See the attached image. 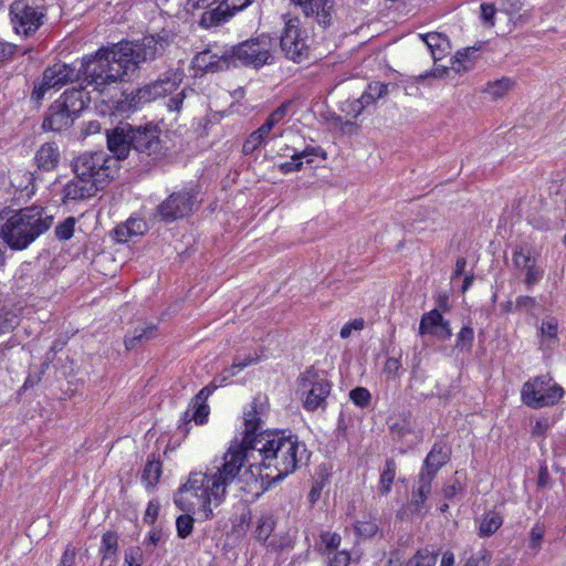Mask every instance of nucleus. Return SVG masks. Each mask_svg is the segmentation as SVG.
<instances>
[{
	"instance_id": "37998d69",
	"label": "nucleus",
	"mask_w": 566,
	"mask_h": 566,
	"mask_svg": "<svg viewBox=\"0 0 566 566\" xmlns=\"http://www.w3.org/2000/svg\"><path fill=\"white\" fill-rule=\"evenodd\" d=\"M546 528L544 524L537 522L533 525L530 532V547L534 551H538L542 547V543L545 536Z\"/></svg>"
},
{
	"instance_id": "58836bf2",
	"label": "nucleus",
	"mask_w": 566,
	"mask_h": 566,
	"mask_svg": "<svg viewBox=\"0 0 566 566\" xmlns=\"http://www.w3.org/2000/svg\"><path fill=\"white\" fill-rule=\"evenodd\" d=\"M274 530V520L270 515L261 516L255 527V537L265 542Z\"/></svg>"
},
{
	"instance_id": "de8ad7c7",
	"label": "nucleus",
	"mask_w": 566,
	"mask_h": 566,
	"mask_svg": "<svg viewBox=\"0 0 566 566\" xmlns=\"http://www.w3.org/2000/svg\"><path fill=\"white\" fill-rule=\"evenodd\" d=\"M352 401L358 407H366L370 402V392L364 387H357L349 392Z\"/></svg>"
},
{
	"instance_id": "a878e982",
	"label": "nucleus",
	"mask_w": 566,
	"mask_h": 566,
	"mask_svg": "<svg viewBox=\"0 0 566 566\" xmlns=\"http://www.w3.org/2000/svg\"><path fill=\"white\" fill-rule=\"evenodd\" d=\"M64 106V109H69L74 116H77L86 106L85 93L82 90H70L65 91L61 98L56 101Z\"/></svg>"
},
{
	"instance_id": "4be33fe9",
	"label": "nucleus",
	"mask_w": 566,
	"mask_h": 566,
	"mask_svg": "<svg viewBox=\"0 0 566 566\" xmlns=\"http://www.w3.org/2000/svg\"><path fill=\"white\" fill-rule=\"evenodd\" d=\"M449 461V453L441 443H434L427 454L420 471L437 476L438 471Z\"/></svg>"
},
{
	"instance_id": "7ed1b4c3",
	"label": "nucleus",
	"mask_w": 566,
	"mask_h": 566,
	"mask_svg": "<svg viewBox=\"0 0 566 566\" xmlns=\"http://www.w3.org/2000/svg\"><path fill=\"white\" fill-rule=\"evenodd\" d=\"M262 481L277 482L295 472L310 459L306 444L295 434L272 431L261 433L252 446Z\"/></svg>"
},
{
	"instance_id": "ea45409f",
	"label": "nucleus",
	"mask_w": 566,
	"mask_h": 566,
	"mask_svg": "<svg viewBox=\"0 0 566 566\" xmlns=\"http://www.w3.org/2000/svg\"><path fill=\"white\" fill-rule=\"evenodd\" d=\"M434 479V475L420 471L418 474L417 489L413 491L416 495H419L427 501L431 493V484Z\"/></svg>"
},
{
	"instance_id": "a18cd8bd",
	"label": "nucleus",
	"mask_w": 566,
	"mask_h": 566,
	"mask_svg": "<svg viewBox=\"0 0 566 566\" xmlns=\"http://www.w3.org/2000/svg\"><path fill=\"white\" fill-rule=\"evenodd\" d=\"M355 532L358 536L368 538L378 532V524L374 520L359 521L355 525Z\"/></svg>"
},
{
	"instance_id": "423d86ee",
	"label": "nucleus",
	"mask_w": 566,
	"mask_h": 566,
	"mask_svg": "<svg viewBox=\"0 0 566 566\" xmlns=\"http://www.w3.org/2000/svg\"><path fill=\"white\" fill-rule=\"evenodd\" d=\"M117 159L105 151L85 153L73 163V171L103 189L117 174Z\"/></svg>"
},
{
	"instance_id": "ddd939ff",
	"label": "nucleus",
	"mask_w": 566,
	"mask_h": 566,
	"mask_svg": "<svg viewBox=\"0 0 566 566\" xmlns=\"http://www.w3.org/2000/svg\"><path fill=\"white\" fill-rule=\"evenodd\" d=\"M301 387L306 391L304 400L306 410L325 408L326 398L331 392V384L327 379L318 377L313 370H306L301 377Z\"/></svg>"
},
{
	"instance_id": "a211bd4d",
	"label": "nucleus",
	"mask_w": 566,
	"mask_h": 566,
	"mask_svg": "<svg viewBox=\"0 0 566 566\" xmlns=\"http://www.w3.org/2000/svg\"><path fill=\"white\" fill-rule=\"evenodd\" d=\"M193 65L205 73L227 70L232 65L230 48L216 52L211 49L199 52L193 57Z\"/></svg>"
},
{
	"instance_id": "c756f323",
	"label": "nucleus",
	"mask_w": 566,
	"mask_h": 566,
	"mask_svg": "<svg viewBox=\"0 0 566 566\" xmlns=\"http://www.w3.org/2000/svg\"><path fill=\"white\" fill-rule=\"evenodd\" d=\"M503 518L496 512L485 513L479 525V535L481 537H488L494 534L502 525Z\"/></svg>"
},
{
	"instance_id": "cd10ccee",
	"label": "nucleus",
	"mask_w": 566,
	"mask_h": 566,
	"mask_svg": "<svg viewBox=\"0 0 566 566\" xmlns=\"http://www.w3.org/2000/svg\"><path fill=\"white\" fill-rule=\"evenodd\" d=\"M156 336V326L154 324H143L136 327L130 335L125 338L127 349H133L137 345L147 342Z\"/></svg>"
},
{
	"instance_id": "0e129e2a",
	"label": "nucleus",
	"mask_w": 566,
	"mask_h": 566,
	"mask_svg": "<svg viewBox=\"0 0 566 566\" xmlns=\"http://www.w3.org/2000/svg\"><path fill=\"white\" fill-rule=\"evenodd\" d=\"M535 305H536V300L528 295H521L515 301V306L518 310H523V308L530 310V308L535 307Z\"/></svg>"
},
{
	"instance_id": "20e7f679",
	"label": "nucleus",
	"mask_w": 566,
	"mask_h": 566,
	"mask_svg": "<svg viewBox=\"0 0 566 566\" xmlns=\"http://www.w3.org/2000/svg\"><path fill=\"white\" fill-rule=\"evenodd\" d=\"M107 147L113 158L123 160L130 155L137 157L142 168L147 169L164 156V147L155 126L132 127L123 124L107 132Z\"/></svg>"
},
{
	"instance_id": "6e6d98bb",
	"label": "nucleus",
	"mask_w": 566,
	"mask_h": 566,
	"mask_svg": "<svg viewBox=\"0 0 566 566\" xmlns=\"http://www.w3.org/2000/svg\"><path fill=\"white\" fill-rule=\"evenodd\" d=\"M291 105L292 102H284L277 108H275L269 116L272 117L274 122L279 125L284 122Z\"/></svg>"
},
{
	"instance_id": "f704fd0d",
	"label": "nucleus",
	"mask_w": 566,
	"mask_h": 566,
	"mask_svg": "<svg viewBox=\"0 0 566 566\" xmlns=\"http://www.w3.org/2000/svg\"><path fill=\"white\" fill-rule=\"evenodd\" d=\"M474 340V331L470 325L461 327L457 334L454 348L459 352H471Z\"/></svg>"
},
{
	"instance_id": "6ab92c4d",
	"label": "nucleus",
	"mask_w": 566,
	"mask_h": 566,
	"mask_svg": "<svg viewBox=\"0 0 566 566\" xmlns=\"http://www.w3.org/2000/svg\"><path fill=\"white\" fill-rule=\"evenodd\" d=\"M98 190L94 182L88 181L83 176L75 175L63 188V201L84 200L95 196Z\"/></svg>"
},
{
	"instance_id": "9d476101",
	"label": "nucleus",
	"mask_w": 566,
	"mask_h": 566,
	"mask_svg": "<svg viewBox=\"0 0 566 566\" xmlns=\"http://www.w3.org/2000/svg\"><path fill=\"white\" fill-rule=\"evenodd\" d=\"M281 49L285 56L294 62L301 63L308 59L310 46L305 31L300 28L297 19H291L285 23L281 35Z\"/></svg>"
},
{
	"instance_id": "052dcab7",
	"label": "nucleus",
	"mask_w": 566,
	"mask_h": 566,
	"mask_svg": "<svg viewBox=\"0 0 566 566\" xmlns=\"http://www.w3.org/2000/svg\"><path fill=\"white\" fill-rule=\"evenodd\" d=\"M494 14H495V8L492 4L483 3L481 4V17L483 19V22L488 25L494 24Z\"/></svg>"
},
{
	"instance_id": "473e14b6",
	"label": "nucleus",
	"mask_w": 566,
	"mask_h": 566,
	"mask_svg": "<svg viewBox=\"0 0 566 566\" xmlns=\"http://www.w3.org/2000/svg\"><path fill=\"white\" fill-rule=\"evenodd\" d=\"M342 537L337 533L323 532L319 536V551L323 555H331L338 551Z\"/></svg>"
},
{
	"instance_id": "2eb2a0df",
	"label": "nucleus",
	"mask_w": 566,
	"mask_h": 566,
	"mask_svg": "<svg viewBox=\"0 0 566 566\" xmlns=\"http://www.w3.org/2000/svg\"><path fill=\"white\" fill-rule=\"evenodd\" d=\"M11 22L17 33L29 35L35 32L42 24L43 12L25 1H15L10 8Z\"/></svg>"
},
{
	"instance_id": "4d7b16f0",
	"label": "nucleus",
	"mask_w": 566,
	"mask_h": 566,
	"mask_svg": "<svg viewBox=\"0 0 566 566\" xmlns=\"http://www.w3.org/2000/svg\"><path fill=\"white\" fill-rule=\"evenodd\" d=\"M159 513V503L157 501H150L147 505L144 522L148 524H154L158 517Z\"/></svg>"
},
{
	"instance_id": "412c9836",
	"label": "nucleus",
	"mask_w": 566,
	"mask_h": 566,
	"mask_svg": "<svg viewBox=\"0 0 566 566\" xmlns=\"http://www.w3.org/2000/svg\"><path fill=\"white\" fill-rule=\"evenodd\" d=\"M75 117L72 113H69V109H64L61 103L55 102L50 107L49 115L43 120L42 127L48 130L61 132L72 126Z\"/></svg>"
},
{
	"instance_id": "49530a36",
	"label": "nucleus",
	"mask_w": 566,
	"mask_h": 566,
	"mask_svg": "<svg viewBox=\"0 0 566 566\" xmlns=\"http://www.w3.org/2000/svg\"><path fill=\"white\" fill-rule=\"evenodd\" d=\"M191 409H192V413H191V418H193V421L197 423V424H203L207 422L208 420V416H209V407L206 402H198L196 403V401H192V403L190 405Z\"/></svg>"
},
{
	"instance_id": "c03bdc74",
	"label": "nucleus",
	"mask_w": 566,
	"mask_h": 566,
	"mask_svg": "<svg viewBox=\"0 0 566 566\" xmlns=\"http://www.w3.org/2000/svg\"><path fill=\"white\" fill-rule=\"evenodd\" d=\"M75 219L73 217H69L55 228V235L61 241L69 240L73 237Z\"/></svg>"
},
{
	"instance_id": "4468645a",
	"label": "nucleus",
	"mask_w": 566,
	"mask_h": 566,
	"mask_svg": "<svg viewBox=\"0 0 566 566\" xmlns=\"http://www.w3.org/2000/svg\"><path fill=\"white\" fill-rule=\"evenodd\" d=\"M514 270L518 277H523V283L527 290L539 283L544 277L545 270L538 264L537 259L531 251L516 247L512 254Z\"/></svg>"
},
{
	"instance_id": "f257e3e1",
	"label": "nucleus",
	"mask_w": 566,
	"mask_h": 566,
	"mask_svg": "<svg viewBox=\"0 0 566 566\" xmlns=\"http://www.w3.org/2000/svg\"><path fill=\"white\" fill-rule=\"evenodd\" d=\"M166 44L160 36L147 35L136 42L122 41L102 46L82 61L81 71L86 86L104 93L111 86L126 81L142 63L155 60L164 52ZM78 74L80 70L65 63H55L46 67L42 82L33 88L32 98L42 99L46 91L59 90L76 81Z\"/></svg>"
},
{
	"instance_id": "72a5a7b5",
	"label": "nucleus",
	"mask_w": 566,
	"mask_h": 566,
	"mask_svg": "<svg viewBox=\"0 0 566 566\" xmlns=\"http://www.w3.org/2000/svg\"><path fill=\"white\" fill-rule=\"evenodd\" d=\"M437 560L438 553L431 552L428 548H422L409 558L405 566H434Z\"/></svg>"
},
{
	"instance_id": "774afa93",
	"label": "nucleus",
	"mask_w": 566,
	"mask_h": 566,
	"mask_svg": "<svg viewBox=\"0 0 566 566\" xmlns=\"http://www.w3.org/2000/svg\"><path fill=\"white\" fill-rule=\"evenodd\" d=\"M125 224H129V234L132 237L142 234L145 227V223L138 219H129Z\"/></svg>"
},
{
	"instance_id": "864d4df0",
	"label": "nucleus",
	"mask_w": 566,
	"mask_h": 566,
	"mask_svg": "<svg viewBox=\"0 0 566 566\" xmlns=\"http://www.w3.org/2000/svg\"><path fill=\"white\" fill-rule=\"evenodd\" d=\"M302 168H303V161L298 160L295 154L292 155L290 161H285L280 165V170L283 174L300 171Z\"/></svg>"
},
{
	"instance_id": "4c0bfd02",
	"label": "nucleus",
	"mask_w": 566,
	"mask_h": 566,
	"mask_svg": "<svg viewBox=\"0 0 566 566\" xmlns=\"http://www.w3.org/2000/svg\"><path fill=\"white\" fill-rule=\"evenodd\" d=\"M269 136L260 126L256 130L250 134L248 139L243 144V153L251 154L258 149Z\"/></svg>"
},
{
	"instance_id": "8fccbe9b",
	"label": "nucleus",
	"mask_w": 566,
	"mask_h": 566,
	"mask_svg": "<svg viewBox=\"0 0 566 566\" xmlns=\"http://www.w3.org/2000/svg\"><path fill=\"white\" fill-rule=\"evenodd\" d=\"M18 325V317L9 312H0V334L11 332Z\"/></svg>"
},
{
	"instance_id": "69168bd1",
	"label": "nucleus",
	"mask_w": 566,
	"mask_h": 566,
	"mask_svg": "<svg viewBox=\"0 0 566 566\" xmlns=\"http://www.w3.org/2000/svg\"><path fill=\"white\" fill-rule=\"evenodd\" d=\"M401 364L399 359L390 357L386 360L384 371L390 376H396L400 369Z\"/></svg>"
},
{
	"instance_id": "c85d7f7f",
	"label": "nucleus",
	"mask_w": 566,
	"mask_h": 566,
	"mask_svg": "<svg viewBox=\"0 0 566 566\" xmlns=\"http://www.w3.org/2000/svg\"><path fill=\"white\" fill-rule=\"evenodd\" d=\"M558 324L554 317L543 319L541 325V347L553 348L558 343Z\"/></svg>"
},
{
	"instance_id": "393cba45",
	"label": "nucleus",
	"mask_w": 566,
	"mask_h": 566,
	"mask_svg": "<svg viewBox=\"0 0 566 566\" xmlns=\"http://www.w3.org/2000/svg\"><path fill=\"white\" fill-rule=\"evenodd\" d=\"M470 53H474V50L473 49H468L465 50L464 52H458L455 57L451 59V65L450 66H443L442 69L440 67H436L433 70L432 73H430V75L434 76V77H441L442 75H444L447 73V70L448 69H452L454 72L457 73H461V72H465L468 71L472 63L471 61L469 60V54ZM429 74L426 73L423 75H420V77L424 78V77H428Z\"/></svg>"
},
{
	"instance_id": "e433bc0d",
	"label": "nucleus",
	"mask_w": 566,
	"mask_h": 566,
	"mask_svg": "<svg viewBox=\"0 0 566 566\" xmlns=\"http://www.w3.org/2000/svg\"><path fill=\"white\" fill-rule=\"evenodd\" d=\"M161 474V464L159 461H148L143 471V481L147 486L156 484Z\"/></svg>"
},
{
	"instance_id": "f03ea898",
	"label": "nucleus",
	"mask_w": 566,
	"mask_h": 566,
	"mask_svg": "<svg viewBox=\"0 0 566 566\" xmlns=\"http://www.w3.org/2000/svg\"><path fill=\"white\" fill-rule=\"evenodd\" d=\"M252 446L233 440L223 455V463L212 473L193 472L174 497L175 504L187 513L199 511L205 520L212 517L211 503L219 505L228 488L248 491L259 481L262 473L253 454Z\"/></svg>"
},
{
	"instance_id": "f3484780",
	"label": "nucleus",
	"mask_w": 566,
	"mask_h": 566,
	"mask_svg": "<svg viewBox=\"0 0 566 566\" xmlns=\"http://www.w3.org/2000/svg\"><path fill=\"white\" fill-rule=\"evenodd\" d=\"M418 334L430 335L440 340L450 339L452 336L451 324L446 319L439 310L433 308L421 316Z\"/></svg>"
},
{
	"instance_id": "09e8293b",
	"label": "nucleus",
	"mask_w": 566,
	"mask_h": 566,
	"mask_svg": "<svg viewBox=\"0 0 566 566\" xmlns=\"http://www.w3.org/2000/svg\"><path fill=\"white\" fill-rule=\"evenodd\" d=\"M327 557V566H348L350 563V554L346 551H336Z\"/></svg>"
},
{
	"instance_id": "13d9d810",
	"label": "nucleus",
	"mask_w": 566,
	"mask_h": 566,
	"mask_svg": "<svg viewBox=\"0 0 566 566\" xmlns=\"http://www.w3.org/2000/svg\"><path fill=\"white\" fill-rule=\"evenodd\" d=\"M185 97H186V90H182L181 92H179L178 94H176L175 96L169 98V101L167 103L168 109L171 112H180Z\"/></svg>"
},
{
	"instance_id": "a19ab883",
	"label": "nucleus",
	"mask_w": 566,
	"mask_h": 566,
	"mask_svg": "<svg viewBox=\"0 0 566 566\" xmlns=\"http://www.w3.org/2000/svg\"><path fill=\"white\" fill-rule=\"evenodd\" d=\"M461 478L462 476L460 472L457 471L454 476L444 485L443 495L446 499L452 500L463 491V483L461 481Z\"/></svg>"
},
{
	"instance_id": "338daca9",
	"label": "nucleus",
	"mask_w": 566,
	"mask_h": 566,
	"mask_svg": "<svg viewBox=\"0 0 566 566\" xmlns=\"http://www.w3.org/2000/svg\"><path fill=\"white\" fill-rule=\"evenodd\" d=\"M132 235L129 234V224H122L115 229V239L118 242H127Z\"/></svg>"
},
{
	"instance_id": "bb28decb",
	"label": "nucleus",
	"mask_w": 566,
	"mask_h": 566,
	"mask_svg": "<svg viewBox=\"0 0 566 566\" xmlns=\"http://www.w3.org/2000/svg\"><path fill=\"white\" fill-rule=\"evenodd\" d=\"M117 535L113 532H107L102 537V545L99 553L102 554V564L108 563V566H113L117 558Z\"/></svg>"
},
{
	"instance_id": "603ef678",
	"label": "nucleus",
	"mask_w": 566,
	"mask_h": 566,
	"mask_svg": "<svg viewBox=\"0 0 566 566\" xmlns=\"http://www.w3.org/2000/svg\"><path fill=\"white\" fill-rule=\"evenodd\" d=\"M364 319L363 318H356L352 322L346 323L342 329H340V337L342 338H348L352 335L353 331H360L364 328Z\"/></svg>"
},
{
	"instance_id": "e2e57ef3",
	"label": "nucleus",
	"mask_w": 566,
	"mask_h": 566,
	"mask_svg": "<svg viewBox=\"0 0 566 566\" xmlns=\"http://www.w3.org/2000/svg\"><path fill=\"white\" fill-rule=\"evenodd\" d=\"M76 552L74 547L67 546L62 555L59 566H74Z\"/></svg>"
},
{
	"instance_id": "2f4dec72",
	"label": "nucleus",
	"mask_w": 566,
	"mask_h": 566,
	"mask_svg": "<svg viewBox=\"0 0 566 566\" xmlns=\"http://www.w3.org/2000/svg\"><path fill=\"white\" fill-rule=\"evenodd\" d=\"M388 92V85L380 82H375L368 85L367 90L361 95L359 103L361 104L358 113L361 111L364 105H368L378 98L384 97Z\"/></svg>"
},
{
	"instance_id": "5701e85b",
	"label": "nucleus",
	"mask_w": 566,
	"mask_h": 566,
	"mask_svg": "<svg viewBox=\"0 0 566 566\" xmlns=\"http://www.w3.org/2000/svg\"><path fill=\"white\" fill-rule=\"evenodd\" d=\"M60 149L55 143H45L36 151L34 160L38 167L45 171L56 168L60 161Z\"/></svg>"
},
{
	"instance_id": "3c124183",
	"label": "nucleus",
	"mask_w": 566,
	"mask_h": 566,
	"mask_svg": "<svg viewBox=\"0 0 566 566\" xmlns=\"http://www.w3.org/2000/svg\"><path fill=\"white\" fill-rule=\"evenodd\" d=\"M125 564L127 566H142L143 552L139 547H130L125 552Z\"/></svg>"
},
{
	"instance_id": "dca6fc26",
	"label": "nucleus",
	"mask_w": 566,
	"mask_h": 566,
	"mask_svg": "<svg viewBox=\"0 0 566 566\" xmlns=\"http://www.w3.org/2000/svg\"><path fill=\"white\" fill-rule=\"evenodd\" d=\"M253 0H222L212 10L205 11L199 24L205 29L219 27L228 22L235 13L244 10Z\"/></svg>"
},
{
	"instance_id": "6e6552de",
	"label": "nucleus",
	"mask_w": 566,
	"mask_h": 566,
	"mask_svg": "<svg viewBox=\"0 0 566 566\" xmlns=\"http://www.w3.org/2000/svg\"><path fill=\"white\" fill-rule=\"evenodd\" d=\"M272 49L273 41L269 35L263 34L247 40L230 48L232 65H235L237 61L242 65L253 66L255 69L270 64L273 59Z\"/></svg>"
},
{
	"instance_id": "39448f33",
	"label": "nucleus",
	"mask_w": 566,
	"mask_h": 566,
	"mask_svg": "<svg viewBox=\"0 0 566 566\" xmlns=\"http://www.w3.org/2000/svg\"><path fill=\"white\" fill-rule=\"evenodd\" d=\"M52 223L53 217L41 207L20 210L6 207L0 210V238L10 248L23 250L46 232Z\"/></svg>"
},
{
	"instance_id": "0eeeda50",
	"label": "nucleus",
	"mask_w": 566,
	"mask_h": 566,
	"mask_svg": "<svg viewBox=\"0 0 566 566\" xmlns=\"http://www.w3.org/2000/svg\"><path fill=\"white\" fill-rule=\"evenodd\" d=\"M564 396V389L545 375L526 381L521 390L522 401L533 409L556 405Z\"/></svg>"
},
{
	"instance_id": "9b49d317",
	"label": "nucleus",
	"mask_w": 566,
	"mask_h": 566,
	"mask_svg": "<svg viewBox=\"0 0 566 566\" xmlns=\"http://www.w3.org/2000/svg\"><path fill=\"white\" fill-rule=\"evenodd\" d=\"M181 78L174 74L172 76H166L151 82L143 87L138 88L128 102V106L117 105L116 108L120 111H127L129 108H136L142 104L149 103L156 98L165 96L166 94L172 93L177 90Z\"/></svg>"
},
{
	"instance_id": "c9c22d12",
	"label": "nucleus",
	"mask_w": 566,
	"mask_h": 566,
	"mask_svg": "<svg viewBox=\"0 0 566 566\" xmlns=\"http://www.w3.org/2000/svg\"><path fill=\"white\" fill-rule=\"evenodd\" d=\"M514 82L509 77H502L494 82H490L485 88V93H488L493 98H501L510 90H512Z\"/></svg>"
},
{
	"instance_id": "f8f14e48",
	"label": "nucleus",
	"mask_w": 566,
	"mask_h": 566,
	"mask_svg": "<svg viewBox=\"0 0 566 566\" xmlns=\"http://www.w3.org/2000/svg\"><path fill=\"white\" fill-rule=\"evenodd\" d=\"M195 195L190 190L172 192L156 208V216L165 222H171L188 216L195 206Z\"/></svg>"
},
{
	"instance_id": "1a4fd4ad",
	"label": "nucleus",
	"mask_w": 566,
	"mask_h": 566,
	"mask_svg": "<svg viewBox=\"0 0 566 566\" xmlns=\"http://www.w3.org/2000/svg\"><path fill=\"white\" fill-rule=\"evenodd\" d=\"M268 412V401L265 397L256 396L244 408L242 416V438L240 443L254 446V440L259 439L261 433H269L264 430V417Z\"/></svg>"
},
{
	"instance_id": "b1692460",
	"label": "nucleus",
	"mask_w": 566,
	"mask_h": 566,
	"mask_svg": "<svg viewBox=\"0 0 566 566\" xmlns=\"http://www.w3.org/2000/svg\"><path fill=\"white\" fill-rule=\"evenodd\" d=\"M431 53L434 63L440 61L449 51L450 43L446 35L438 32H430L421 36Z\"/></svg>"
},
{
	"instance_id": "7c9ffc66",
	"label": "nucleus",
	"mask_w": 566,
	"mask_h": 566,
	"mask_svg": "<svg viewBox=\"0 0 566 566\" xmlns=\"http://www.w3.org/2000/svg\"><path fill=\"white\" fill-rule=\"evenodd\" d=\"M396 469L397 467L395 460L387 459L379 479V494L387 495L391 491V484L396 476Z\"/></svg>"
},
{
	"instance_id": "79ce46f5",
	"label": "nucleus",
	"mask_w": 566,
	"mask_h": 566,
	"mask_svg": "<svg viewBox=\"0 0 566 566\" xmlns=\"http://www.w3.org/2000/svg\"><path fill=\"white\" fill-rule=\"evenodd\" d=\"M195 520L190 514H184L177 517L176 528L180 538H187L193 530Z\"/></svg>"
},
{
	"instance_id": "bf43d9fd",
	"label": "nucleus",
	"mask_w": 566,
	"mask_h": 566,
	"mask_svg": "<svg viewBox=\"0 0 566 566\" xmlns=\"http://www.w3.org/2000/svg\"><path fill=\"white\" fill-rule=\"evenodd\" d=\"M426 500L412 492L411 501L409 503V510L411 513L422 514L424 511Z\"/></svg>"
},
{
	"instance_id": "aec40b11",
	"label": "nucleus",
	"mask_w": 566,
	"mask_h": 566,
	"mask_svg": "<svg viewBox=\"0 0 566 566\" xmlns=\"http://www.w3.org/2000/svg\"><path fill=\"white\" fill-rule=\"evenodd\" d=\"M306 17L315 18L316 21L326 25L329 22L332 0H291Z\"/></svg>"
},
{
	"instance_id": "680f3d73",
	"label": "nucleus",
	"mask_w": 566,
	"mask_h": 566,
	"mask_svg": "<svg viewBox=\"0 0 566 566\" xmlns=\"http://www.w3.org/2000/svg\"><path fill=\"white\" fill-rule=\"evenodd\" d=\"M319 153H321L319 148L307 147L301 153H295V155L298 160H302L303 163L305 160L306 164H312L313 163L312 157L317 156Z\"/></svg>"
},
{
	"instance_id": "5fc2aeb1",
	"label": "nucleus",
	"mask_w": 566,
	"mask_h": 566,
	"mask_svg": "<svg viewBox=\"0 0 566 566\" xmlns=\"http://www.w3.org/2000/svg\"><path fill=\"white\" fill-rule=\"evenodd\" d=\"M254 360L255 359L252 356H248V357H244V358H241V357L237 356L233 359V363H232V366H231L230 370H228V373H229L228 376L235 375L239 370H241L244 367L249 366Z\"/></svg>"
}]
</instances>
